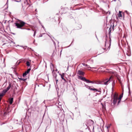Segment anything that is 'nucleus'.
Listing matches in <instances>:
<instances>
[{
    "mask_svg": "<svg viewBox=\"0 0 132 132\" xmlns=\"http://www.w3.org/2000/svg\"><path fill=\"white\" fill-rule=\"evenodd\" d=\"M114 25L113 23H112V24L110 26V27L109 28V43H107L106 44V42L107 41V39L106 38L105 39L106 41L105 42V46L106 47L105 48H104V50L106 49V45H107V47H108V50H109L110 47L111 45V38L110 35H111V31H113L114 30Z\"/></svg>",
    "mask_w": 132,
    "mask_h": 132,
    "instance_id": "f257e3e1",
    "label": "nucleus"
},
{
    "mask_svg": "<svg viewBox=\"0 0 132 132\" xmlns=\"http://www.w3.org/2000/svg\"><path fill=\"white\" fill-rule=\"evenodd\" d=\"M25 24L26 23L24 22L19 20L15 23V25L17 28L21 29H24V28H22L24 26Z\"/></svg>",
    "mask_w": 132,
    "mask_h": 132,
    "instance_id": "f03ea898",
    "label": "nucleus"
},
{
    "mask_svg": "<svg viewBox=\"0 0 132 132\" xmlns=\"http://www.w3.org/2000/svg\"><path fill=\"white\" fill-rule=\"evenodd\" d=\"M58 117L60 121H63L65 118L64 112L63 110H59L57 112Z\"/></svg>",
    "mask_w": 132,
    "mask_h": 132,
    "instance_id": "7ed1b4c3",
    "label": "nucleus"
},
{
    "mask_svg": "<svg viewBox=\"0 0 132 132\" xmlns=\"http://www.w3.org/2000/svg\"><path fill=\"white\" fill-rule=\"evenodd\" d=\"M118 99V94L115 93L113 96V103L114 105H115L117 103Z\"/></svg>",
    "mask_w": 132,
    "mask_h": 132,
    "instance_id": "20e7f679",
    "label": "nucleus"
},
{
    "mask_svg": "<svg viewBox=\"0 0 132 132\" xmlns=\"http://www.w3.org/2000/svg\"><path fill=\"white\" fill-rule=\"evenodd\" d=\"M8 90V87L6 89L4 90L1 93H0V102L1 101L4 95L6 93Z\"/></svg>",
    "mask_w": 132,
    "mask_h": 132,
    "instance_id": "39448f33",
    "label": "nucleus"
},
{
    "mask_svg": "<svg viewBox=\"0 0 132 132\" xmlns=\"http://www.w3.org/2000/svg\"><path fill=\"white\" fill-rule=\"evenodd\" d=\"M31 70L30 68L28 69L23 74V76L24 77H25L30 72Z\"/></svg>",
    "mask_w": 132,
    "mask_h": 132,
    "instance_id": "423d86ee",
    "label": "nucleus"
},
{
    "mask_svg": "<svg viewBox=\"0 0 132 132\" xmlns=\"http://www.w3.org/2000/svg\"><path fill=\"white\" fill-rule=\"evenodd\" d=\"M9 43L10 44V45L11 47H13L15 46V43L9 39Z\"/></svg>",
    "mask_w": 132,
    "mask_h": 132,
    "instance_id": "0eeeda50",
    "label": "nucleus"
},
{
    "mask_svg": "<svg viewBox=\"0 0 132 132\" xmlns=\"http://www.w3.org/2000/svg\"><path fill=\"white\" fill-rule=\"evenodd\" d=\"M13 89L16 88V86L15 84L12 83L9 84V90L10 88Z\"/></svg>",
    "mask_w": 132,
    "mask_h": 132,
    "instance_id": "6e6552de",
    "label": "nucleus"
},
{
    "mask_svg": "<svg viewBox=\"0 0 132 132\" xmlns=\"http://www.w3.org/2000/svg\"><path fill=\"white\" fill-rule=\"evenodd\" d=\"M13 97H11V98H9V103L10 104H12L13 102Z\"/></svg>",
    "mask_w": 132,
    "mask_h": 132,
    "instance_id": "1a4fd4ad",
    "label": "nucleus"
},
{
    "mask_svg": "<svg viewBox=\"0 0 132 132\" xmlns=\"http://www.w3.org/2000/svg\"><path fill=\"white\" fill-rule=\"evenodd\" d=\"M77 74L79 75H84V73L81 71L79 70L78 71Z\"/></svg>",
    "mask_w": 132,
    "mask_h": 132,
    "instance_id": "9d476101",
    "label": "nucleus"
},
{
    "mask_svg": "<svg viewBox=\"0 0 132 132\" xmlns=\"http://www.w3.org/2000/svg\"><path fill=\"white\" fill-rule=\"evenodd\" d=\"M78 78L81 80L82 81H85L86 79L85 77H83L81 76H78Z\"/></svg>",
    "mask_w": 132,
    "mask_h": 132,
    "instance_id": "9b49d317",
    "label": "nucleus"
},
{
    "mask_svg": "<svg viewBox=\"0 0 132 132\" xmlns=\"http://www.w3.org/2000/svg\"><path fill=\"white\" fill-rule=\"evenodd\" d=\"M63 30L67 33H68L69 31L68 29L66 27H64L62 28Z\"/></svg>",
    "mask_w": 132,
    "mask_h": 132,
    "instance_id": "f8f14e48",
    "label": "nucleus"
},
{
    "mask_svg": "<svg viewBox=\"0 0 132 132\" xmlns=\"http://www.w3.org/2000/svg\"><path fill=\"white\" fill-rule=\"evenodd\" d=\"M118 17L119 18L121 19L122 17V15L121 13V12L119 11V14L118 15Z\"/></svg>",
    "mask_w": 132,
    "mask_h": 132,
    "instance_id": "ddd939ff",
    "label": "nucleus"
},
{
    "mask_svg": "<svg viewBox=\"0 0 132 132\" xmlns=\"http://www.w3.org/2000/svg\"><path fill=\"white\" fill-rule=\"evenodd\" d=\"M111 78V77H110V78L109 79H107V80H106V81L104 82V84L105 85H107L108 84V82L110 80Z\"/></svg>",
    "mask_w": 132,
    "mask_h": 132,
    "instance_id": "4468645a",
    "label": "nucleus"
},
{
    "mask_svg": "<svg viewBox=\"0 0 132 132\" xmlns=\"http://www.w3.org/2000/svg\"><path fill=\"white\" fill-rule=\"evenodd\" d=\"M90 90L93 91H96V92H101V91H98L97 89L95 88H91L90 89Z\"/></svg>",
    "mask_w": 132,
    "mask_h": 132,
    "instance_id": "2eb2a0df",
    "label": "nucleus"
},
{
    "mask_svg": "<svg viewBox=\"0 0 132 132\" xmlns=\"http://www.w3.org/2000/svg\"><path fill=\"white\" fill-rule=\"evenodd\" d=\"M47 34L51 38V40H52V42H53V43H54V46L56 47V44H55V42L52 39V38L51 37L50 35H49L48 34Z\"/></svg>",
    "mask_w": 132,
    "mask_h": 132,
    "instance_id": "dca6fc26",
    "label": "nucleus"
},
{
    "mask_svg": "<svg viewBox=\"0 0 132 132\" xmlns=\"http://www.w3.org/2000/svg\"><path fill=\"white\" fill-rule=\"evenodd\" d=\"M64 8H62L61 9V10H60V11H59V13L61 12V14H62L63 13H64V12H63V11L64 10Z\"/></svg>",
    "mask_w": 132,
    "mask_h": 132,
    "instance_id": "f3484780",
    "label": "nucleus"
},
{
    "mask_svg": "<svg viewBox=\"0 0 132 132\" xmlns=\"http://www.w3.org/2000/svg\"><path fill=\"white\" fill-rule=\"evenodd\" d=\"M55 87L57 93L58 94L59 92V89L57 85V86H55Z\"/></svg>",
    "mask_w": 132,
    "mask_h": 132,
    "instance_id": "a211bd4d",
    "label": "nucleus"
},
{
    "mask_svg": "<svg viewBox=\"0 0 132 132\" xmlns=\"http://www.w3.org/2000/svg\"><path fill=\"white\" fill-rule=\"evenodd\" d=\"M123 93H122L121 94V95L119 97V98H118V100H121V98L123 97Z\"/></svg>",
    "mask_w": 132,
    "mask_h": 132,
    "instance_id": "6ab92c4d",
    "label": "nucleus"
},
{
    "mask_svg": "<svg viewBox=\"0 0 132 132\" xmlns=\"http://www.w3.org/2000/svg\"><path fill=\"white\" fill-rule=\"evenodd\" d=\"M26 64L27 66L29 67L30 65V63L28 61H27L26 63Z\"/></svg>",
    "mask_w": 132,
    "mask_h": 132,
    "instance_id": "aec40b11",
    "label": "nucleus"
},
{
    "mask_svg": "<svg viewBox=\"0 0 132 132\" xmlns=\"http://www.w3.org/2000/svg\"><path fill=\"white\" fill-rule=\"evenodd\" d=\"M64 74L63 75H61V77L62 79L64 80L65 81V79L64 78Z\"/></svg>",
    "mask_w": 132,
    "mask_h": 132,
    "instance_id": "412c9836",
    "label": "nucleus"
},
{
    "mask_svg": "<svg viewBox=\"0 0 132 132\" xmlns=\"http://www.w3.org/2000/svg\"><path fill=\"white\" fill-rule=\"evenodd\" d=\"M85 86L86 87V88L90 90V89L91 88H90V86H88L87 85H85Z\"/></svg>",
    "mask_w": 132,
    "mask_h": 132,
    "instance_id": "4be33fe9",
    "label": "nucleus"
},
{
    "mask_svg": "<svg viewBox=\"0 0 132 132\" xmlns=\"http://www.w3.org/2000/svg\"><path fill=\"white\" fill-rule=\"evenodd\" d=\"M18 78L20 80H22L24 81H25L27 79L22 78H19V77Z\"/></svg>",
    "mask_w": 132,
    "mask_h": 132,
    "instance_id": "5701e85b",
    "label": "nucleus"
},
{
    "mask_svg": "<svg viewBox=\"0 0 132 132\" xmlns=\"http://www.w3.org/2000/svg\"><path fill=\"white\" fill-rule=\"evenodd\" d=\"M13 72L16 76H18V73L16 72L15 69H13Z\"/></svg>",
    "mask_w": 132,
    "mask_h": 132,
    "instance_id": "b1692460",
    "label": "nucleus"
},
{
    "mask_svg": "<svg viewBox=\"0 0 132 132\" xmlns=\"http://www.w3.org/2000/svg\"><path fill=\"white\" fill-rule=\"evenodd\" d=\"M85 81L87 83H90V80H88L86 79Z\"/></svg>",
    "mask_w": 132,
    "mask_h": 132,
    "instance_id": "393cba45",
    "label": "nucleus"
},
{
    "mask_svg": "<svg viewBox=\"0 0 132 132\" xmlns=\"http://www.w3.org/2000/svg\"><path fill=\"white\" fill-rule=\"evenodd\" d=\"M58 105L60 106H61L62 104V103L61 102H59L57 103Z\"/></svg>",
    "mask_w": 132,
    "mask_h": 132,
    "instance_id": "a878e982",
    "label": "nucleus"
},
{
    "mask_svg": "<svg viewBox=\"0 0 132 132\" xmlns=\"http://www.w3.org/2000/svg\"><path fill=\"white\" fill-rule=\"evenodd\" d=\"M68 117L69 119H72V120H73V119L71 117V115H68Z\"/></svg>",
    "mask_w": 132,
    "mask_h": 132,
    "instance_id": "bb28decb",
    "label": "nucleus"
},
{
    "mask_svg": "<svg viewBox=\"0 0 132 132\" xmlns=\"http://www.w3.org/2000/svg\"><path fill=\"white\" fill-rule=\"evenodd\" d=\"M8 7V6H7V7L6 8V9H5L4 10V11L5 12H8V9H7V8Z\"/></svg>",
    "mask_w": 132,
    "mask_h": 132,
    "instance_id": "cd10ccee",
    "label": "nucleus"
},
{
    "mask_svg": "<svg viewBox=\"0 0 132 132\" xmlns=\"http://www.w3.org/2000/svg\"><path fill=\"white\" fill-rule=\"evenodd\" d=\"M82 64L83 65L85 66H88V65H87V64H85V63H82Z\"/></svg>",
    "mask_w": 132,
    "mask_h": 132,
    "instance_id": "c85d7f7f",
    "label": "nucleus"
},
{
    "mask_svg": "<svg viewBox=\"0 0 132 132\" xmlns=\"http://www.w3.org/2000/svg\"><path fill=\"white\" fill-rule=\"evenodd\" d=\"M119 100V101H118V105L120 103V101L121 100Z\"/></svg>",
    "mask_w": 132,
    "mask_h": 132,
    "instance_id": "c756f323",
    "label": "nucleus"
},
{
    "mask_svg": "<svg viewBox=\"0 0 132 132\" xmlns=\"http://www.w3.org/2000/svg\"><path fill=\"white\" fill-rule=\"evenodd\" d=\"M95 83V82L93 81H90V83H91L92 84H94Z\"/></svg>",
    "mask_w": 132,
    "mask_h": 132,
    "instance_id": "7c9ffc66",
    "label": "nucleus"
},
{
    "mask_svg": "<svg viewBox=\"0 0 132 132\" xmlns=\"http://www.w3.org/2000/svg\"><path fill=\"white\" fill-rule=\"evenodd\" d=\"M41 25V26H42V27L45 30V28L44 27V26H43V25H42V24Z\"/></svg>",
    "mask_w": 132,
    "mask_h": 132,
    "instance_id": "2f4dec72",
    "label": "nucleus"
},
{
    "mask_svg": "<svg viewBox=\"0 0 132 132\" xmlns=\"http://www.w3.org/2000/svg\"><path fill=\"white\" fill-rule=\"evenodd\" d=\"M37 19H38V22H39V23L41 25L42 24V23L38 19V18Z\"/></svg>",
    "mask_w": 132,
    "mask_h": 132,
    "instance_id": "473e14b6",
    "label": "nucleus"
},
{
    "mask_svg": "<svg viewBox=\"0 0 132 132\" xmlns=\"http://www.w3.org/2000/svg\"><path fill=\"white\" fill-rule=\"evenodd\" d=\"M45 34V33H43V34H41L39 36V37H42L43 36V34Z\"/></svg>",
    "mask_w": 132,
    "mask_h": 132,
    "instance_id": "72a5a7b5",
    "label": "nucleus"
},
{
    "mask_svg": "<svg viewBox=\"0 0 132 132\" xmlns=\"http://www.w3.org/2000/svg\"><path fill=\"white\" fill-rule=\"evenodd\" d=\"M7 121H5V122L1 124V125H2V124H4L6 123H7Z\"/></svg>",
    "mask_w": 132,
    "mask_h": 132,
    "instance_id": "f704fd0d",
    "label": "nucleus"
},
{
    "mask_svg": "<svg viewBox=\"0 0 132 132\" xmlns=\"http://www.w3.org/2000/svg\"><path fill=\"white\" fill-rule=\"evenodd\" d=\"M55 81H56V84L57 85V82L58 81V80L57 79H55Z\"/></svg>",
    "mask_w": 132,
    "mask_h": 132,
    "instance_id": "c9c22d12",
    "label": "nucleus"
},
{
    "mask_svg": "<svg viewBox=\"0 0 132 132\" xmlns=\"http://www.w3.org/2000/svg\"><path fill=\"white\" fill-rule=\"evenodd\" d=\"M11 0V1H14L16 2H19V1H16L15 0Z\"/></svg>",
    "mask_w": 132,
    "mask_h": 132,
    "instance_id": "e433bc0d",
    "label": "nucleus"
},
{
    "mask_svg": "<svg viewBox=\"0 0 132 132\" xmlns=\"http://www.w3.org/2000/svg\"><path fill=\"white\" fill-rule=\"evenodd\" d=\"M73 42V41H72V43H71V44L69 46H68L67 47H67H69L72 45V44Z\"/></svg>",
    "mask_w": 132,
    "mask_h": 132,
    "instance_id": "4c0bfd02",
    "label": "nucleus"
},
{
    "mask_svg": "<svg viewBox=\"0 0 132 132\" xmlns=\"http://www.w3.org/2000/svg\"><path fill=\"white\" fill-rule=\"evenodd\" d=\"M54 55H55L54 53V52H53V53L52 54V56H53Z\"/></svg>",
    "mask_w": 132,
    "mask_h": 132,
    "instance_id": "58836bf2",
    "label": "nucleus"
},
{
    "mask_svg": "<svg viewBox=\"0 0 132 132\" xmlns=\"http://www.w3.org/2000/svg\"><path fill=\"white\" fill-rule=\"evenodd\" d=\"M90 62L93 63V60H90Z\"/></svg>",
    "mask_w": 132,
    "mask_h": 132,
    "instance_id": "ea45409f",
    "label": "nucleus"
},
{
    "mask_svg": "<svg viewBox=\"0 0 132 132\" xmlns=\"http://www.w3.org/2000/svg\"><path fill=\"white\" fill-rule=\"evenodd\" d=\"M36 32L35 31L34 32V35H33V36H35V35H36Z\"/></svg>",
    "mask_w": 132,
    "mask_h": 132,
    "instance_id": "a19ab883",
    "label": "nucleus"
},
{
    "mask_svg": "<svg viewBox=\"0 0 132 132\" xmlns=\"http://www.w3.org/2000/svg\"><path fill=\"white\" fill-rule=\"evenodd\" d=\"M10 128L11 129H12L13 128V127L12 126H11L10 127Z\"/></svg>",
    "mask_w": 132,
    "mask_h": 132,
    "instance_id": "79ce46f5",
    "label": "nucleus"
},
{
    "mask_svg": "<svg viewBox=\"0 0 132 132\" xmlns=\"http://www.w3.org/2000/svg\"><path fill=\"white\" fill-rule=\"evenodd\" d=\"M89 122L92 121V122H94L93 120H89Z\"/></svg>",
    "mask_w": 132,
    "mask_h": 132,
    "instance_id": "37998d69",
    "label": "nucleus"
},
{
    "mask_svg": "<svg viewBox=\"0 0 132 132\" xmlns=\"http://www.w3.org/2000/svg\"><path fill=\"white\" fill-rule=\"evenodd\" d=\"M35 39H34V41H33V44H35Z\"/></svg>",
    "mask_w": 132,
    "mask_h": 132,
    "instance_id": "c03bdc74",
    "label": "nucleus"
},
{
    "mask_svg": "<svg viewBox=\"0 0 132 132\" xmlns=\"http://www.w3.org/2000/svg\"><path fill=\"white\" fill-rule=\"evenodd\" d=\"M8 0H7V3L6 4V6H7V3H8Z\"/></svg>",
    "mask_w": 132,
    "mask_h": 132,
    "instance_id": "a18cd8bd",
    "label": "nucleus"
},
{
    "mask_svg": "<svg viewBox=\"0 0 132 132\" xmlns=\"http://www.w3.org/2000/svg\"><path fill=\"white\" fill-rule=\"evenodd\" d=\"M88 68H92L90 67V66L89 65H88V66H87Z\"/></svg>",
    "mask_w": 132,
    "mask_h": 132,
    "instance_id": "49530a36",
    "label": "nucleus"
},
{
    "mask_svg": "<svg viewBox=\"0 0 132 132\" xmlns=\"http://www.w3.org/2000/svg\"><path fill=\"white\" fill-rule=\"evenodd\" d=\"M110 127V126H106L107 128L108 129Z\"/></svg>",
    "mask_w": 132,
    "mask_h": 132,
    "instance_id": "de8ad7c7",
    "label": "nucleus"
},
{
    "mask_svg": "<svg viewBox=\"0 0 132 132\" xmlns=\"http://www.w3.org/2000/svg\"><path fill=\"white\" fill-rule=\"evenodd\" d=\"M35 44V45H37V43H35L34 44Z\"/></svg>",
    "mask_w": 132,
    "mask_h": 132,
    "instance_id": "09e8293b",
    "label": "nucleus"
},
{
    "mask_svg": "<svg viewBox=\"0 0 132 132\" xmlns=\"http://www.w3.org/2000/svg\"><path fill=\"white\" fill-rule=\"evenodd\" d=\"M56 40V41L57 42V43H58V44H59V41H57V40Z\"/></svg>",
    "mask_w": 132,
    "mask_h": 132,
    "instance_id": "8fccbe9b",
    "label": "nucleus"
},
{
    "mask_svg": "<svg viewBox=\"0 0 132 132\" xmlns=\"http://www.w3.org/2000/svg\"><path fill=\"white\" fill-rule=\"evenodd\" d=\"M43 103L44 104L45 103V100L43 101Z\"/></svg>",
    "mask_w": 132,
    "mask_h": 132,
    "instance_id": "3c124183",
    "label": "nucleus"
},
{
    "mask_svg": "<svg viewBox=\"0 0 132 132\" xmlns=\"http://www.w3.org/2000/svg\"><path fill=\"white\" fill-rule=\"evenodd\" d=\"M79 132H83L82 131H80Z\"/></svg>",
    "mask_w": 132,
    "mask_h": 132,
    "instance_id": "603ef678",
    "label": "nucleus"
},
{
    "mask_svg": "<svg viewBox=\"0 0 132 132\" xmlns=\"http://www.w3.org/2000/svg\"><path fill=\"white\" fill-rule=\"evenodd\" d=\"M116 0H113L112 1L115 2Z\"/></svg>",
    "mask_w": 132,
    "mask_h": 132,
    "instance_id": "864d4df0",
    "label": "nucleus"
},
{
    "mask_svg": "<svg viewBox=\"0 0 132 132\" xmlns=\"http://www.w3.org/2000/svg\"><path fill=\"white\" fill-rule=\"evenodd\" d=\"M12 33V34L14 35H15V34L14 33Z\"/></svg>",
    "mask_w": 132,
    "mask_h": 132,
    "instance_id": "5fc2aeb1",
    "label": "nucleus"
},
{
    "mask_svg": "<svg viewBox=\"0 0 132 132\" xmlns=\"http://www.w3.org/2000/svg\"><path fill=\"white\" fill-rule=\"evenodd\" d=\"M27 29L28 30H30V29Z\"/></svg>",
    "mask_w": 132,
    "mask_h": 132,
    "instance_id": "6e6d98bb",
    "label": "nucleus"
},
{
    "mask_svg": "<svg viewBox=\"0 0 132 132\" xmlns=\"http://www.w3.org/2000/svg\"><path fill=\"white\" fill-rule=\"evenodd\" d=\"M17 46H19V45H17V46H16V47H17Z\"/></svg>",
    "mask_w": 132,
    "mask_h": 132,
    "instance_id": "4d7b16f0",
    "label": "nucleus"
},
{
    "mask_svg": "<svg viewBox=\"0 0 132 132\" xmlns=\"http://www.w3.org/2000/svg\"><path fill=\"white\" fill-rule=\"evenodd\" d=\"M35 11H36V12H37V9H36L35 10Z\"/></svg>",
    "mask_w": 132,
    "mask_h": 132,
    "instance_id": "13d9d810",
    "label": "nucleus"
},
{
    "mask_svg": "<svg viewBox=\"0 0 132 132\" xmlns=\"http://www.w3.org/2000/svg\"><path fill=\"white\" fill-rule=\"evenodd\" d=\"M51 64L52 65V66H53V64H52V63H51Z\"/></svg>",
    "mask_w": 132,
    "mask_h": 132,
    "instance_id": "bf43d9fd",
    "label": "nucleus"
},
{
    "mask_svg": "<svg viewBox=\"0 0 132 132\" xmlns=\"http://www.w3.org/2000/svg\"><path fill=\"white\" fill-rule=\"evenodd\" d=\"M68 68H67V70H68Z\"/></svg>",
    "mask_w": 132,
    "mask_h": 132,
    "instance_id": "052dcab7",
    "label": "nucleus"
},
{
    "mask_svg": "<svg viewBox=\"0 0 132 132\" xmlns=\"http://www.w3.org/2000/svg\"><path fill=\"white\" fill-rule=\"evenodd\" d=\"M6 112H5V113H4V114H6Z\"/></svg>",
    "mask_w": 132,
    "mask_h": 132,
    "instance_id": "680f3d73",
    "label": "nucleus"
},
{
    "mask_svg": "<svg viewBox=\"0 0 132 132\" xmlns=\"http://www.w3.org/2000/svg\"><path fill=\"white\" fill-rule=\"evenodd\" d=\"M74 85L75 86L76 85L75 84H74Z\"/></svg>",
    "mask_w": 132,
    "mask_h": 132,
    "instance_id": "e2e57ef3",
    "label": "nucleus"
},
{
    "mask_svg": "<svg viewBox=\"0 0 132 132\" xmlns=\"http://www.w3.org/2000/svg\"><path fill=\"white\" fill-rule=\"evenodd\" d=\"M128 89H129V91H130V89H129V88H128Z\"/></svg>",
    "mask_w": 132,
    "mask_h": 132,
    "instance_id": "0e129e2a",
    "label": "nucleus"
},
{
    "mask_svg": "<svg viewBox=\"0 0 132 132\" xmlns=\"http://www.w3.org/2000/svg\"><path fill=\"white\" fill-rule=\"evenodd\" d=\"M106 37H107V35H106Z\"/></svg>",
    "mask_w": 132,
    "mask_h": 132,
    "instance_id": "69168bd1",
    "label": "nucleus"
},
{
    "mask_svg": "<svg viewBox=\"0 0 132 132\" xmlns=\"http://www.w3.org/2000/svg\"><path fill=\"white\" fill-rule=\"evenodd\" d=\"M73 89L74 90H75V88H73Z\"/></svg>",
    "mask_w": 132,
    "mask_h": 132,
    "instance_id": "338daca9",
    "label": "nucleus"
},
{
    "mask_svg": "<svg viewBox=\"0 0 132 132\" xmlns=\"http://www.w3.org/2000/svg\"><path fill=\"white\" fill-rule=\"evenodd\" d=\"M38 102V101H36V102Z\"/></svg>",
    "mask_w": 132,
    "mask_h": 132,
    "instance_id": "774afa93",
    "label": "nucleus"
}]
</instances>
